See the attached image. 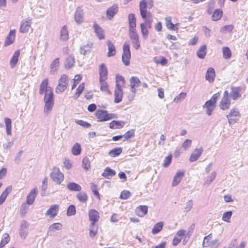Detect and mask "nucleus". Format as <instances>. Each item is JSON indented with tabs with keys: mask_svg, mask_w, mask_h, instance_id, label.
I'll list each match as a JSON object with an SVG mask.
<instances>
[{
	"mask_svg": "<svg viewBox=\"0 0 248 248\" xmlns=\"http://www.w3.org/2000/svg\"><path fill=\"white\" fill-rule=\"evenodd\" d=\"M122 58V61L125 65L128 66L129 65L131 53L129 42H125L123 46V53Z\"/></svg>",
	"mask_w": 248,
	"mask_h": 248,
	"instance_id": "6",
	"label": "nucleus"
},
{
	"mask_svg": "<svg viewBox=\"0 0 248 248\" xmlns=\"http://www.w3.org/2000/svg\"><path fill=\"white\" fill-rule=\"evenodd\" d=\"M77 198L81 202H86L88 200L87 194L84 192H80L77 194Z\"/></svg>",
	"mask_w": 248,
	"mask_h": 248,
	"instance_id": "49",
	"label": "nucleus"
},
{
	"mask_svg": "<svg viewBox=\"0 0 248 248\" xmlns=\"http://www.w3.org/2000/svg\"><path fill=\"white\" fill-rule=\"evenodd\" d=\"M100 80H105L107 78L108 70L104 63H102L99 68Z\"/></svg>",
	"mask_w": 248,
	"mask_h": 248,
	"instance_id": "19",
	"label": "nucleus"
},
{
	"mask_svg": "<svg viewBox=\"0 0 248 248\" xmlns=\"http://www.w3.org/2000/svg\"><path fill=\"white\" fill-rule=\"evenodd\" d=\"M140 27L141 28V32L142 35V37L143 39H146L148 36V30L146 27H145L144 24H140Z\"/></svg>",
	"mask_w": 248,
	"mask_h": 248,
	"instance_id": "52",
	"label": "nucleus"
},
{
	"mask_svg": "<svg viewBox=\"0 0 248 248\" xmlns=\"http://www.w3.org/2000/svg\"><path fill=\"white\" fill-rule=\"evenodd\" d=\"M95 116L99 122H106L116 118L115 114L108 113L107 110L98 109L96 111Z\"/></svg>",
	"mask_w": 248,
	"mask_h": 248,
	"instance_id": "2",
	"label": "nucleus"
},
{
	"mask_svg": "<svg viewBox=\"0 0 248 248\" xmlns=\"http://www.w3.org/2000/svg\"><path fill=\"white\" fill-rule=\"evenodd\" d=\"M107 45L108 47V52L107 54V56L108 57L113 56L116 54V51L115 49V47L112 42L110 40H108L107 41Z\"/></svg>",
	"mask_w": 248,
	"mask_h": 248,
	"instance_id": "25",
	"label": "nucleus"
},
{
	"mask_svg": "<svg viewBox=\"0 0 248 248\" xmlns=\"http://www.w3.org/2000/svg\"><path fill=\"white\" fill-rule=\"evenodd\" d=\"M148 212V206L146 205H140L138 207L136 210V214L140 217H143Z\"/></svg>",
	"mask_w": 248,
	"mask_h": 248,
	"instance_id": "23",
	"label": "nucleus"
},
{
	"mask_svg": "<svg viewBox=\"0 0 248 248\" xmlns=\"http://www.w3.org/2000/svg\"><path fill=\"white\" fill-rule=\"evenodd\" d=\"M94 31L99 39L104 38V35L103 29L96 23L93 24Z\"/></svg>",
	"mask_w": 248,
	"mask_h": 248,
	"instance_id": "33",
	"label": "nucleus"
},
{
	"mask_svg": "<svg viewBox=\"0 0 248 248\" xmlns=\"http://www.w3.org/2000/svg\"><path fill=\"white\" fill-rule=\"evenodd\" d=\"M59 58H56L50 64V72L51 74H54L57 71L59 67Z\"/></svg>",
	"mask_w": 248,
	"mask_h": 248,
	"instance_id": "34",
	"label": "nucleus"
},
{
	"mask_svg": "<svg viewBox=\"0 0 248 248\" xmlns=\"http://www.w3.org/2000/svg\"><path fill=\"white\" fill-rule=\"evenodd\" d=\"M76 214V207L74 205H70L67 211V215L68 216H72Z\"/></svg>",
	"mask_w": 248,
	"mask_h": 248,
	"instance_id": "60",
	"label": "nucleus"
},
{
	"mask_svg": "<svg viewBox=\"0 0 248 248\" xmlns=\"http://www.w3.org/2000/svg\"><path fill=\"white\" fill-rule=\"evenodd\" d=\"M118 11V6L117 4H114L109 7L106 11V14L108 19L111 20L117 13Z\"/></svg>",
	"mask_w": 248,
	"mask_h": 248,
	"instance_id": "16",
	"label": "nucleus"
},
{
	"mask_svg": "<svg viewBox=\"0 0 248 248\" xmlns=\"http://www.w3.org/2000/svg\"><path fill=\"white\" fill-rule=\"evenodd\" d=\"M116 84H121L122 87H123L125 83V80L124 78L120 75H116Z\"/></svg>",
	"mask_w": 248,
	"mask_h": 248,
	"instance_id": "61",
	"label": "nucleus"
},
{
	"mask_svg": "<svg viewBox=\"0 0 248 248\" xmlns=\"http://www.w3.org/2000/svg\"><path fill=\"white\" fill-rule=\"evenodd\" d=\"M90 230V236L91 237H94L97 233L98 231V226L95 224H92L89 227Z\"/></svg>",
	"mask_w": 248,
	"mask_h": 248,
	"instance_id": "47",
	"label": "nucleus"
},
{
	"mask_svg": "<svg viewBox=\"0 0 248 248\" xmlns=\"http://www.w3.org/2000/svg\"><path fill=\"white\" fill-rule=\"evenodd\" d=\"M31 19L30 17L23 19L20 23L19 31L21 33L27 32L31 26Z\"/></svg>",
	"mask_w": 248,
	"mask_h": 248,
	"instance_id": "9",
	"label": "nucleus"
},
{
	"mask_svg": "<svg viewBox=\"0 0 248 248\" xmlns=\"http://www.w3.org/2000/svg\"><path fill=\"white\" fill-rule=\"evenodd\" d=\"M37 194L38 189L36 187H35L32 189L28 194L26 202H27L29 205H32L33 203Z\"/></svg>",
	"mask_w": 248,
	"mask_h": 248,
	"instance_id": "10",
	"label": "nucleus"
},
{
	"mask_svg": "<svg viewBox=\"0 0 248 248\" xmlns=\"http://www.w3.org/2000/svg\"><path fill=\"white\" fill-rule=\"evenodd\" d=\"M85 84L84 83L80 84L77 89V91L73 96L74 99H77L80 95L84 89Z\"/></svg>",
	"mask_w": 248,
	"mask_h": 248,
	"instance_id": "48",
	"label": "nucleus"
},
{
	"mask_svg": "<svg viewBox=\"0 0 248 248\" xmlns=\"http://www.w3.org/2000/svg\"><path fill=\"white\" fill-rule=\"evenodd\" d=\"M197 56L200 59H204L206 54V46L205 45L202 46L197 51Z\"/></svg>",
	"mask_w": 248,
	"mask_h": 248,
	"instance_id": "37",
	"label": "nucleus"
},
{
	"mask_svg": "<svg viewBox=\"0 0 248 248\" xmlns=\"http://www.w3.org/2000/svg\"><path fill=\"white\" fill-rule=\"evenodd\" d=\"M166 21V27L170 30L177 31L178 30V28L175 27L174 24L171 22V18L170 16H168L165 18Z\"/></svg>",
	"mask_w": 248,
	"mask_h": 248,
	"instance_id": "41",
	"label": "nucleus"
},
{
	"mask_svg": "<svg viewBox=\"0 0 248 248\" xmlns=\"http://www.w3.org/2000/svg\"><path fill=\"white\" fill-rule=\"evenodd\" d=\"M50 176L53 181L56 184L60 185L63 181L64 174L61 172L60 169L57 167H54Z\"/></svg>",
	"mask_w": 248,
	"mask_h": 248,
	"instance_id": "4",
	"label": "nucleus"
},
{
	"mask_svg": "<svg viewBox=\"0 0 248 248\" xmlns=\"http://www.w3.org/2000/svg\"><path fill=\"white\" fill-rule=\"evenodd\" d=\"M147 2L145 1V0H141L140 2L139 8L141 16H144V13L146 12V11L147 10Z\"/></svg>",
	"mask_w": 248,
	"mask_h": 248,
	"instance_id": "39",
	"label": "nucleus"
},
{
	"mask_svg": "<svg viewBox=\"0 0 248 248\" xmlns=\"http://www.w3.org/2000/svg\"><path fill=\"white\" fill-rule=\"evenodd\" d=\"M184 176V172L181 171H178L173 178L171 184L172 186H177L182 180Z\"/></svg>",
	"mask_w": 248,
	"mask_h": 248,
	"instance_id": "20",
	"label": "nucleus"
},
{
	"mask_svg": "<svg viewBox=\"0 0 248 248\" xmlns=\"http://www.w3.org/2000/svg\"><path fill=\"white\" fill-rule=\"evenodd\" d=\"M89 217L90 220L91 221V224H95L99 220V213L95 210H91L89 212Z\"/></svg>",
	"mask_w": 248,
	"mask_h": 248,
	"instance_id": "18",
	"label": "nucleus"
},
{
	"mask_svg": "<svg viewBox=\"0 0 248 248\" xmlns=\"http://www.w3.org/2000/svg\"><path fill=\"white\" fill-rule=\"evenodd\" d=\"M223 15V12L221 9H216L213 14L212 19L214 21H217L220 19Z\"/></svg>",
	"mask_w": 248,
	"mask_h": 248,
	"instance_id": "43",
	"label": "nucleus"
},
{
	"mask_svg": "<svg viewBox=\"0 0 248 248\" xmlns=\"http://www.w3.org/2000/svg\"><path fill=\"white\" fill-rule=\"evenodd\" d=\"M19 55V50H16L14 52V55L12 57L10 62V65L11 68H14L16 66V64H17L18 61Z\"/></svg>",
	"mask_w": 248,
	"mask_h": 248,
	"instance_id": "27",
	"label": "nucleus"
},
{
	"mask_svg": "<svg viewBox=\"0 0 248 248\" xmlns=\"http://www.w3.org/2000/svg\"><path fill=\"white\" fill-rule=\"evenodd\" d=\"M234 27L232 25H228L223 26L221 29L220 31L222 32H231L233 29Z\"/></svg>",
	"mask_w": 248,
	"mask_h": 248,
	"instance_id": "59",
	"label": "nucleus"
},
{
	"mask_svg": "<svg viewBox=\"0 0 248 248\" xmlns=\"http://www.w3.org/2000/svg\"><path fill=\"white\" fill-rule=\"evenodd\" d=\"M75 62L74 57L72 55H69L66 59L64 66L66 69L72 67Z\"/></svg>",
	"mask_w": 248,
	"mask_h": 248,
	"instance_id": "30",
	"label": "nucleus"
},
{
	"mask_svg": "<svg viewBox=\"0 0 248 248\" xmlns=\"http://www.w3.org/2000/svg\"><path fill=\"white\" fill-rule=\"evenodd\" d=\"M68 77L63 74L62 75L59 80V84L56 88L57 93H61L65 91L68 85Z\"/></svg>",
	"mask_w": 248,
	"mask_h": 248,
	"instance_id": "7",
	"label": "nucleus"
},
{
	"mask_svg": "<svg viewBox=\"0 0 248 248\" xmlns=\"http://www.w3.org/2000/svg\"><path fill=\"white\" fill-rule=\"evenodd\" d=\"M28 205H29V204L26 202L23 203L21 204V205L20 206V214L21 216H24L27 213L28 209H29V207H28Z\"/></svg>",
	"mask_w": 248,
	"mask_h": 248,
	"instance_id": "54",
	"label": "nucleus"
},
{
	"mask_svg": "<svg viewBox=\"0 0 248 248\" xmlns=\"http://www.w3.org/2000/svg\"><path fill=\"white\" fill-rule=\"evenodd\" d=\"M123 91L121 84H116L114 90V102L119 103L122 101Z\"/></svg>",
	"mask_w": 248,
	"mask_h": 248,
	"instance_id": "8",
	"label": "nucleus"
},
{
	"mask_svg": "<svg viewBox=\"0 0 248 248\" xmlns=\"http://www.w3.org/2000/svg\"><path fill=\"white\" fill-rule=\"evenodd\" d=\"M82 166L86 170H88L90 168V162L87 157H85L83 159Z\"/></svg>",
	"mask_w": 248,
	"mask_h": 248,
	"instance_id": "64",
	"label": "nucleus"
},
{
	"mask_svg": "<svg viewBox=\"0 0 248 248\" xmlns=\"http://www.w3.org/2000/svg\"><path fill=\"white\" fill-rule=\"evenodd\" d=\"M186 96V93H181L174 98L173 101L175 103H178L185 99Z\"/></svg>",
	"mask_w": 248,
	"mask_h": 248,
	"instance_id": "57",
	"label": "nucleus"
},
{
	"mask_svg": "<svg viewBox=\"0 0 248 248\" xmlns=\"http://www.w3.org/2000/svg\"><path fill=\"white\" fill-rule=\"evenodd\" d=\"M71 152L73 155H78L80 154L81 152V147L80 144L76 143L73 146Z\"/></svg>",
	"mask_w": 248,
	"mask_h": 248,
	"instance_id": "40",
	"label": "nucleus"
},
{
	"mask_svg": "<svg viewBox=\"0 0 248 248\" xmlns=\"http://www.w3.org/2000/svg\"><path fill=\"white\" fill-rule=\"evenodd\" d=\"M67 187L68 190L74 191H80L82 189L80 185L74 182L68 183Z\"/></svg>",
	"mask_w": 248,
	"mask_h": 248,
	"instance_id": "38",
	"label": "nucleus"
},
{
	"mask_svg": "<svg viewBox=\"0 0 248 248\" xmlns=\"http://www.w3.org/2000/svg\"><path fill=\"white\" fill-rule=\"evenodd\" d=\"M232 214V213L231 211L225 212L222 215V220L224 221L230 222V218L231 217Z\"/></svg>",
	"mask_w": 248,
	"mask_h": 248,
	"instance_id": "55",
	"label": "nucleus"
},
{
	"mask_svg": "<svg viewBox=\"0 0 248 248\" xmlns=\"http://www.w3.org/2000/svg\"><path fill=\"white\" fill-rule=\"evenodd\" d=\"M230 125L236 123L240 118L241 114L237 108H232L230 110L228 114L226 115Z\"/></svg>",
	"mask_w": 248,
	"mask_h": 248,
	"instance_id": "5",
	"label": "nucleus"
},
{
	"mask_svg": "<svg viewBox=\"0 0 248 248\" xmlns=\"http://www.w3.org/2000/svg\"><path fill=\"white\" fill-rule=\"evenodd\" d=\"M115 174L116 172L114 170L109 167H107L104 170V171L102 173V176L107 179H110L113 176L115 175Z\"/></svg>",
	"mask_w": 248,
	"mask_h": 248,
	"instance_id": "36",
	"label": "nucleus"
},
{
	"mask_svg": "<svg viewBox=\"0 0 248 248\" xmlns=\"http://www.w3.org/2000/svg\"><path fill=\"white\" fill-rule=\"evenodd\" d=\"M83 12L81 8L78 7L76 9L75 14V20L78 24H81L83 21Z\"/></svg>",
	"mask_w": 248,
	"mask_h": 248,
	"instance_id": "15",
	"label": "nucleus"
},
{
	"mask_svg": "<svg viewBox=\"0 0 248 248\" xmlns=\"http://www.w3.org/2000/svg\"><path fill=\"white\" fill-rule=\"evenodd\" d=\"M16 30H11L5 41V46H8L12 44L15 38Z\"/></svg>",
	"mask_w": 248,
	"mask_h": 248,
	"instance_id": "24",
	"label": "nucleus"
},
{
	"mask_svg": "<svg viewBox=\"0 0 248 248\" xmlns=\"http://www.w3.org/2000/svg\"><path fill=\"white\" fill-rule=\"evenodd\" d=\"M93 47L92 43H89L86 45H84L80 48V52L82 55H86L88 52H91Z\"/></svg>",
	"mask_w": 248,
	"mask_h": 248,
	"instance_id": "32",
	"label": "nucleus"
},
{
	"mask_svg": "<svg viewBox=\"0 0 248 248\" xmlns=\"http://www.w3.org/2000/svg\"><path fill=\"white\" fill-rule=\"evenodd\" d=\"M134 130L131 129L127 131L123 136L125 140H127L134 136Z\"/></svg>",
	"mask_w": 248,
	"mask_h": 248,
	"instance_id": "63",
	"label": "nucleus"
},
{
	"mask_svg": "<svg viewBox=\"0 0 248 248\" xmlns=\"http://www.w3.org/2000/svg\"><path fill=\"white\" fill-rule=\"evenodd\" d=\"M129 36L131 41L133 47L137 50L140 47L139 36L137 32L129 33Z\"/></svg>",
	"mask_w": 248,
	"mask_h": 248,
	"instance_id": "12",
	"label": "nucleus"
},
{
	"mask_svg": "<svg viewBox=\"0 0 248 248\" xmlns=\"http://www.w3.org/2000/svg\"><path fill=\"white\" fill-rule=\"evenodd\" d=\"M69 38V33L67 27L66 25L63 26L61 30L60 40L62 41H67Z\"/></svg>",
	"mask_w": 248,
	"mask_h": 248,
	"instance_id": "31",
	"label": "nucleus"
},
{
	"mask_svg": "<svg viewBox=\"0 0 248 248\" xmlns=\"http://www.w3.org/2000/svg\"><path fill=\"white\" fill-rule=\"evenodd\" d=\"M4 122L5 123L7 134L8 135H12L11 120L10 118H5L4 119Z\"/></svg>",
	"mask_w": 248,
	"mask_h": 248,
	"instance_id": "45",
	"label": "nucleus"
},
{
	"mask_svg": "<svg viewBox=\"0 0 248 248\" xmlns=\"http://www.w3.org/2000/svg\"><path fill=\"white\" fill-rule=\"evenodd\" d=\"M99 82L100 83L101 87H100V90L104 92L107 93L108 94H110L111 93L108 89V85L106 82H105V80H100Z\"/></svg>",
	"mask_w": 248,
	"mask_h": 248,
	"instance_id": "50",
	"label": "nucleus"
},
{
	"mask_svg": "<svg viewBox=\"0 0 248 248\" xmlns=\"http://www.w3.org/2000/svg\"><path fill=\"white\" fill-rule=\"evenodd\" d=\"M193 201L192 200H189L186 203V206L184 208V212L187 213L189 212L193 207Z\"/></svg>",
	"mask_w": 248,
	"mask_h": 248,
	"instance_id": "62",
	"label": "nucleus"
},
{
	"mask_svg": "<svg viewBox=\"0 0 248 248\" xmlns=\"http://www.w3.org/2000/svg\"><path fill=\"white\" fill-rule=\"evenodd\" d=\"M59 212V205H52L50 208L46 211V215L49 216L50 217H54Z\"/></svg>",
	"mask_w": 248,
	"mask_h": 248,
	"instance_id": "21",
	"label": "nucleus"
},
{
	"mask_svg": "<svg viewBox=\"0 0 248 248\" xmlns=\"http://www.w3.org/2000/svg\"><path fill=\"white\" fill-rule=\"evenodd\" d=\"M62 225L60 223H55L50 225L47 231V234L51 235L52 233L56 231L61 230L62 229Z\"/></svg>",
	"mask_w": 248,
	"mask_h": 248,
	"instance_id": "26",
	"label": "nucleus"
},
{
	"mask_svg": "<svg viewBox=\"0 0 248 248\" xmlns=\"http://www.w3.org/2000/svg\"><path fill=\"white\" fill-rule=\"evenodd\" d=\"M124 125V123L122 121H113L109 124V127L111 129H120Z\"/></svg>",
	"mask_w": 248,
	"mask_h": 248,
	"instance_id": "35",
	"label": "nucleus"
},
{
	"mask_svg": "<svg viewBox=\"0 0 248 248\" xmlns=\"http://www.w3.org/2000/svg\"><path fill=\"white\" fill-rule=\"evenodd\" d=\"M223 58L225 59H228L231 57V51L228 47H224L222 48Z\"/></svg>",
	"mask_w": 248,
	"mask_h": 248,
	"instance_id": "53",
	"label": "nucleus"
},
{
	"mask_svg": "<svg viewBox=\"0 0 248 248\" xmlns=\"http://www.w3.org/2000/svg\"><path fill=\"white\" fill-rule=\"evenodd\" d=\"M216 177V172L214 171L211 173L209 176L208 177L207 180L204 182V185H210L215 179Z\"/></svg>",
	"mask_w": 248,
	"mask_h": 248,
	"instance_id": "56",
	"label": "nucleus"
},
{
	"mask_svg": "<svg viewBox=\"0 0 248 248\" xmlns=\"http://www.w3.org/2000/svg\"><path fill=\"white\" fill-rule=\"evenodd\" d=\"M10 241V236L8 233H4L1 239V242L0 243V248H2Z\"/></svg>",
	"mask_w": 248,
	"mask_h": 248,
	"instance_id": "51",
	"label": "nucleus"
},
{
	"mask_svg": "<svg viewBox=\"0 0 248 248\" xmlns=\"http://www.w3.org/2000/svg\"><path fill=\"white\" fill-rule=\"evenodd\" d=\"M231 105V100L229 98H222L220 103L219 107L221 109L225 110L228 109Z\"/></svg>",
	"mask_w": 248,
	"mask_h": 248,
	"instance_id": "28",
	"label": "nucleus"
},
{
	"mask_svg": "<svg viewBox=\"0 0 248 248\" xmlns=\"http://www.w3.org/2000/svg\"><path fill=\"white\" fill-rule=\"evenodd\" d=\"M163 222H159L155 224L152 229V233L155 234L160 232L163 228Z\"/></svg>",
	"mask_w": 248,
	"mask_h": 248,
	"instance_id": "42",
	"label": "nucleus"
},
{
	"mask_svg": "<svg viewBox=\"0 0 248 248\" xmlns=\"http://www.w3.org/2000/svg\"><path fill=\"white\" fill-rule=\"evenodd\" d=\"M122 152V148L121 147H117L113 149L112 150H110L109 153L108 155L112 157H114L116 156H118L119 155H120Z\"/></svg>",
	"mask_w": 248,
	"mask_h": 248,
	"instance_id": "46",
	"label": "nucleus"
},
{
	"mask_svg": "<svg viewBox=\"0 0 248 248\" xmlns=\"http://www.w3.org/2000/svg\"><path fill=\"white\" fill-rule=\"evenodd\" d=\"M216 104L213 103L211 100L207 101L205 104L202 106L203 108H206V113L208 116H210L212 114V112L214 110Z\"/></svg>",
	"mask_w": 248,
	"mask_h": 248,
	"instance_id": "17",
	"label": "nucleus"
},
{
	"mask_svg": "<svg viewBox=\"0 0 248 248\" xmlns=\"http://www.w3.org/2000/svg\"><path fill=\"white\" fill-rule=\"evenodd\" d=\"M48 92L45 93L44 98L45 106L44 112L46 115H48L51 111L54 102V94L53 89H49Z\"/></svg>",
	"mask_w": 248,
	"mask_h": 248,
	"instance_id": "1",
	"label": "nucleus"
},
{
	"mask_svg": "<svg viewBox=\"0 0 248 248\" xmlns=\"http://www.w3.org/2000/svg\"><path fill=\"white\" fill-rule=\"evenodd\" d=\"M216 76L215 71L214 68H209L206 73L205 79L209 82H213Z\"/></svg>",
	"mask_w": 248,
	"mask_h": 248,
	"instance_id": "22",
	"label": "nucleus"
},
{
	"mask_svg": "<svg viewBox=\"0 0 248 248\" xmlns=\"http://www.w3.org/2000/svg\"><path fill=\"white\" fill-rule=\"evenodd\" d=\"M130 94L128 96L129 100H133L135 97L136 92V88L140 87L142 83L140 79L136 77H132L130 78Z\"/></svg>",
	"mask_w": 248,
	"mask_h": 248,
	"instance_id": "3",
	"label": "nucleus"
},
{
	"mask_svg": "<svg viewBox=\"0 0 248 248\" xmlns=\"http://www.w3.org/2000/svg\"><path fill=\"white\" fill-rule=\"evenodd\" d=\"M48 79L45 78L44 79L42 83H41L39 87V93L40 94H43L44 93H47L48 92L49 89H52V88L50 87H48Z\"/></svg>",
	"mask_w": 248,
	"mask_h": 248,
	"instance_id": "14",
	"label": "nucleus"
},
{
	"mask_svg": "<svg viewBox=\"0 0 248 248\" xmlns=\"http://www.w3.org/2000/svg\"><path fill=\"white\" fill-rule=\"evenodd\" d=\"M172 160V155L170 154L168 156L165 157L164 163L163 164V166L164 168L168 167L171 163Z\"/></svg>",
	"mask_w": 248,
	"mask_h": 248,
	"instance_id": "58",
	"label": "nucleus"
},
{
	"mask_svg": "<svg viewBox=\"0 0 248 248\" xmlns=\"http://www.w3.org/2000/svg\"><path fill=\"white\" fill-rule=\"evenodd\" d=\"M212 240H213L212 239V234L210 233L204 238L202 243L203 247L207 248L211 246V243H212Z\"/></svg>",
	"mask_w": 248,
	"mask_h": 248,
	"instance_id": "44",
	"label": "nucleus"
},
{
	"mask_svg": "<svg viewBox=\"0 0 248 248\" xmlns=\"http://www.w3.org/2000/svg\"><path fill=\"white\" fill-rule=\"evenodd\" d=\"M12 186H8L5 190L2 193L0 196V205H1L5 201L8 194L12 191Z\"/></svg>",
	"mask_w": 248,
	"mask_h": 248,
	"instance_id": "29",
	"label": "nucleus"
},
{
	"mask_svg": "<svg viewBox=\"0 0 248 248\" xmlns=\"http://www.w3.org/2000/svg\"><path fill=\"white\" fill-rule=\"evenodd\" d=\"M203 149L201 147L200 148H196L194 151L191 154L189 161L190 162H193L197 161L202 155Z\"/></svg>",
	"mask_w": 248,
	"mask_h": 248,
	"instance_id": "13",
	"label": "nucleus"
},
{
	"mask_svg": "<svg viewBox=\"0 0 248 248\" xmlns=\"http://www.w3.org/2000/svg\"><path fill=\"white\" fill-rule=\"evenodd\" d=\"M231 91L230 93V97H231L233 100H236L238 98L241 97V94L240 92L242 90V87L240 86L234 87L231 86Z\"/></svg>",
	"mask_w": 248,
	"mask_h": 248,
	"instance_id": "11",
	"label": "nucleus"
}]
</instances>
